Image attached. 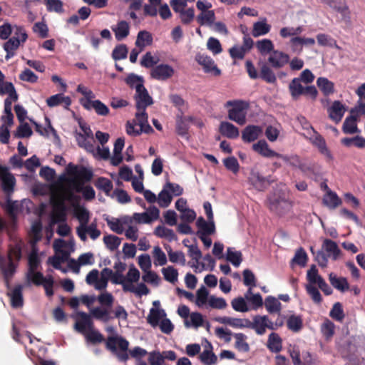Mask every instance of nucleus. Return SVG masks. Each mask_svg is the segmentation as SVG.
<instances>
[{"label":"nucleus","mask_w":365,"mask_h":365,"mask_svg":"<svg viewBox=\"0 0 365 365\" xmlns=\"http://www.w3.org/2000/svg\"><path fill=\"white\" fill-rule=\"evenodd\" d=\"M22 257V249L20 243L9 246L7 257L0 255V272L3 276L5 285L10 289V282L16 272L19 262Z\"/></svg>","instance_id":"1"},{"label":"nucleus","mask_w":365,"mask_h":365,"mask_svg":"<svg viewBox=\"0 0 365 365\" xmlns=\"http://www.w3.org/2000/svg\"><path fill=\"white\" fill-rule=\"evenodd\" d=\"M67 173L73 178L68 180V184L71 189L76 192H81L84 184L91 180L93 172L84 166L78 167L70 163L67 167Z\"/></svg>","instance_id":"2"},{"label":"nucleus","mask_w":365,"mask_h":365,"mask_svg":"<svg viewBox=\"0 0 365 365\" xmlns=\"http://www.w3.org/2000/svg\"><path fill=\"white\" fill-rule=\"evenodd\" d=\"M225 106L228 109V118L237 123L244 125L247 123V113L249 103L242 100H233L226 102Z\"/></svg>","instance_id":"3"},{"label":"nucleus","mask_w":365,"mask_h":365,"mask_svg":"<svg viewBox=\"0 0 365 365\" xmlns=\"http://www.w3.org/2000/svg\"><path fill=\"white\" fill-rule=\"evenodd\" d=\"M288 90L293 101H298L302 96L315 101L318 96V91L314 86H303L298 78H294L288 86Z\"/></svg>","instance_id":"4"},{"label":"nucleus","mask_w":365,"mask_h":365,"mask_svg":"<svg viewBox=\"0 0 365 365\" xmlns=\"http://www.w3.org/2000/svg\"><path fill=\"white\" fill-rule=\"evenodd\" d=\"M128 346V341L121 336H108L106 342V349L123 362L127 361L129 359Z\"/></svg>","instance_id":"5"},{"label":"nucleus","mask_w":365,"mask_h":365,"mask_svg":"<svg viewBox=\"0 0 365 365\" xmlns=\"http://www.w3.org/2000/svg\"><path fill=\"white\" fill-rule=\"evenodd\" d=\"M135 101L136 113H146L148 106L153 103L152 97L149 95L147 89L143 83H140L136 86V93L134 96Z\"/></svg>","instance_id":"6"},{"label":"nucleus","mask_w":365,"mask_h":365,"mask_svg":"<svg viewBox=\"0 0 365 365\" xmlns=\"http://www.w3.org/2000/svg\"><path fill=\"white\" fill-rule=\"evenodd\" d=\"M0 179L1 180V189L3 192L9 196L14 191L16 179L12 173L9 171L6 166L0 165Z\"/></svg>","instance_id":"7"},{"label":"nucleus","mask_w":365,"mask_h":365,"mask_svg":"<svg viewBox=\"0 0 365 365\" xmlns=\"http://www.w3.org/2000/svg\"><path fill=\"white\" fill-rule=\"evenodd\" d=\"M195 61L202 66L205 73H211L214 76H220L221 75L220 69L217 68L215 61L210 56L202 53H197Z\"/></svg>","instance_id":"8"},{"label":"nucleus","mask_w":365,"mask_h":365,"mask_svg":"<svg viewBox=\"0 0 365 365\" xmlns=\"http://www.w3.org/2000/svg\"><path fill=\"white\" fill-rule=\"evenodd\" d=\"M311 129L314 133V136L309 138L310 142L317 148L319 152L324 155L329 161L333 160V155L327 146L326 140L312 126Z\"/></svg>","instance_id":"9"},{"label":"nucleus","mask_w":365,"mask_h":365,"mask_svg":"<svg viewBox=\"0 0 365 365\" xmlns=\"http://www.w3.org/2000/svg\"><path fill=\"white\" fill-rule=\"evenodd\" d=\"M80 103L86 110L94 109L98 115L106 116L110 113L108 107L100 100H80Z\"/></svg>","instance_id":"10"},{"label":"nucleus","mask_w":365,"mask_h":365,"mask_svg":"<svg viewBox=\"0 0 365 365\" xmlns=\"http://www.w3.org/2000/svg\"><path fill=\"white\" fill-rule=\"evenodd\" d=\"M289 356L292 360L293 365H312V357L309 351H305L302 353V359H301V355L299 349L297 346H294L288 350Z\"/></svg>","instance_id":"11"},{"label":"nucleus","mask_w":365,"mask_h":365,"mask_svg":"<svg viewBox=\"0 0 365 365\" xmlns=\"http://www.w3.org/2000/svg\"><path fill=\"white\" fill-rule=\"evenodd\" d=\"M174 74V69L168 64H160L153 68L150 76L153 78L159 81H165Z\"/></svg>","instance_id":"12"},{"label":"nucleus","mask_w":365,"mask_h":365,"mask_svg":"<svg viewBox=\"0 0 365 365\" xmlns=\"http://www.w3.org/2000/svg\"><path fill=\"white\" fill-rule=\"evenodd\" d=\"M268 63L274 68H281L289 61V56L282 51L274 50L267 59Z\"/></svg>","instance_id":"13"},{"label":"nucleus","mask_w":365,"mask_h":365,"mask_svg":"<svg viewBox=\"0 0 365 365\" xmlns=\"http://www.w3.org/2000/svg\"><path fill=\"white\" fill-rule=\"evenodd\" d=\"M346 111V106L339 101H334L332 105L328 108L329 117L336 123H339Z\"/></svg>","instance_id":"14"},{"label":"nucleus","mask_w":365,"mask_h":365,"mask_svg":"<svg viewBox=\"0 0 365 365\" xmlns=\"http://www.w3.org/2000/svg\"><path fill=\"white\" fill-rule=\"evenodd\" d=\"M267 321V316L256 315L253 317L252 322L248 319L247 328L254 329L258 335H263L266 332Z\"/></svg>","instance_id":"15"},{"label":"nucleus","mask_w":365,"mask_h":365,"mask_svg":"<svg viewBox=\"0 0 365 365\" xmlns=\"http://www.w3.org/2000/svg\"><path fill=\"white\" fill-rule=\"evenodd\" d=\"M262 133V128L258 125H249L242 132V139L245 143H251L257 140Z\"/></svg>","instance_id":"16"},{"label":"nucleus","mask_w":365,"mask_h":365,"mask_svg":"<svg viewBox=\"0 0 365 365\" xmlns=\"http://www.w3.org/2000/svg\"><path fill=\"white\" fill-rule=\"evenodd\" d=\"M252 149L265 158L275 157L279 158L280 155V153L272 150L264 140H259L257 143L253 144Z\"/></svg>","instance_id":"17"},{"label":"nucleus","mask_w":365,"mask_h":365,"mask_svg":"<svg viewBox=\"0 0 365 365\" xmlns=\"http://www.w3.org/2000/svg\"><path fill=\"white\" fill-rule=\"evenodd\" d=\"M215 320L220 324L229 325L233 328H247L248 324V319L218 317H216Z\"/></svg>","instance_id":"18"},{"label":"nucleus","mask_w":365,"mask_h":365,"mask_svg":"<svg viewBox=\"0 0 365 365\" xmlns=\"http://www.w3.org/2000/svg\"><path fill=\"white\" fill-rule=\"evenodd\" d=\"M200 361L205 365L215 364L217 361V357L212 351V346L211 343L207 341L205 349L199 356Z\"/></svg>","instance_id":"19"},{"label":"nucleus","mask_w":365,"mask_h":365,"mask_svg":"<svg viewBox=\"0 0 365 365\" xmlns=\"http://www.w3.org/2000/svg\"><path fill=\"white\" fill-rule=\"evenodd\" d=\"M219 131L223 136L230 139H235L240 135L238 128L227 121L221 122Z\"/></svg>","instance_id":"20"},{"label":"nucleus","mask_w":365,"mask_h":365,"mask_svg":"<svg viewBox=\"0 0 365 365\" xmlns=\"http://www.w3.org/2000/svg\"><path fill=\"white\" fill-rule=\"evenodd\" d=\"M323 204L331 210H334L341 205L342 200L335 192L330 189L326 192L322 199Z\"/></svg>","instance_id":"21"},{"label":"nucleus","mask_w":365,"mask_h":365,"mask_svg":"<svg viewBox=\"0 0 365 365\" xmlns=\"http://www.w3.org/2000/svg\"><path fill=\"white\" fill-rule=\"evenodd\" d=\"M322 250L326 252L328 257H332L334 260L337 259L341 253V250L337 244L329 239H325L324 240Z\"/></svg>","instance_id":"22"},{"label":"nucleus","mask_w":365,"mask_h":365,"mask_svg":"<svg viewBox=\"0 0 365 365\" xmlns=\"http://www.w3.org/2000/svg\"><path fill=\"white\" fill-rule=\"evenodd\" d=\"M79 319L75 323V329L79 332H83L88 328L91 329L93 328V322L91 317L86 312H78Z\"/></svg>","instance_id":"23"},{"label":"nucleus","mask_w":365,"mask_h":365,"mask_svg":"<svg viewBox=\"0 0 365 365\" xmlns=\"http://www.w3.org/2000/svg\"><path fill=\"white\" fill-rule=\"evenodd\" d=\"M46 103L48 107H55L63 104L66 108H68L71 104V99L69 96H65L63 93H58L48 98Z\"/></svg>","instance_id":"24"},{"label":"nucleus","mask_w":365,"mask_h":365,"mask_svg":"<svg viewBox=\"0 0 365 365\" xmlns=\"http://www.w3.org/2000/svg\"><path fill=\"white\" fill-rule=\"evenodd\" d=\"M111 29L115 34V37L117 41H122L130 34L129 24L124 20L119 21L117 25L112 26Z\"/></svg>","instance_id":"25"},{"label":"nucleus","mask_w":365,"mask_h":365,"mask_svg":"<svg viewBox=\"0 0 365 365\" xmlns=\"http://www.w3.org/2000/svg\"><path fill=\"white\" fill-rule=\"evenodd\" d=\"M327 4L339 13L344 19H349V10L345 0H329Z\"/></svg>","instance_id":"26"},{"label":"nucleus","mask_w":365,"mask_h":365,"mask_svg":"<svg viewBox=\"0 0 365 365\" xmlns=\"http://www.w3.org/2000/svg\"><path fill=\"white\" fill-rule=\"evenodd\" d=\"M250 180L252 185L259 191L264 190L270 183L269 181L259 172H252Z\"/></svg>","instance_id":"27"},{"label":"nucleus","mask_w":365,"mask_h":365,"mask_svg":"<svg viewBox=\"0 0 365 365\" xmlns=\"http://www.w3.org/2000/svg\"><path fill=\"white\" fill-rule=\"evenodd\" d=\"M267 346L273 353H279L282 349V340L278 334L272 332L267 339Z\"/></svg>","instance_id":"28"},{"label":"nucleus","mask_w":365,"mask_h":365,"mask_svg":"<svg viewBox=\"0 0 365 365\" xmlns=\"http://www.w3.org/2000/svg\"><path fill=\"white\" fill-rule=\"evenodd\" d=\"M197 226L200 229L197 235H210L215 231L214 220L206 222L203 217H200L197 220Z\"/></svg>","instance_id":"29"},{"label":"nucleus","mask_w":365,"mask_h":365,"mask_svg":"<svg viewBox=\"0 0 365 365\" xmlns=\"http://www.w3.org/2000/svg\"><path fill=\"white\" fill-rule=\"evenodd\" d=\"M259 78L267 83H275L277 82L275 73L272 69L264 63L260 66Z\"/></svg>","instance_id":"30"},{"label":"nucleus","mask_w":365,"mask_h":365,"mask_svg":"<svg viewBox=\"0 0 365 365\" xmlns=\"http://www.w3.org/2000/svg\"><path fill=\"white\" fill-rule=\"evenodd\" d=\"M47 279L48 276L44 277L41 272H27L26 274V282L29 284L32 283L36 286H43L46 283Z\"/></svg>","instance_id":"31"},{"label":"nucleus","mask_w":365,"mask_h":365,"mask_svg":"<svg viewBox=\"0 0 365 365\" xmlns=\"http://www.w3.org/2000/svg\"><path fill=\"white\" fill-rule=\"evenodd\" d=\"M135 118H136L138 125L140 126V134L142 133L149 134L154 131L153 128L148 123V113H136Z\"/></svg>","instance_id":"32"},{"label":"nucleus","mask_w":365,"mask_h":365,"mask_svg":"<svg viewBox=\"0 0 365 365\" xmlns=\"http://www.w3.org/2000/svg\"><path fill=\"white\" fill-rule=\"evenodd\" d=\"M317 85L325 96H329L334 92V83L325 77L318 78Z\"/></svg>","instance_id":"33"},{"label":"nucleus","mask_w":365,"mask_h":365,"mask_svg":"<svg viewBox=\"0 0 365 365\" xmlns=\"http://www.w3.org/2000/svg\"><path fill=\"white\" fill-rule=\"evenodd\" d=\"M329 279L331 284L336 289L344 292L349 289V284L345 277H337L334 273H330Z\"/></svg>","instance_id":"34"},{"label":"nucleus","mask_w":365,"mask_h":365,"mask_svg":"<svg viewBox=\"0 0 365 365\" xmlns=\"http://www.w3.org/2000/svg\"><path fill=\"white\" fill-rule=\"evenodd\" d=\"M22 288L21 285H17L11 293H8L11 297V304L13 307L19 308L23 306Z\"/></svg>","instance_id":"35"},{"label":"nucleus","mask_w":365,"mask_h":365,"mask_svg":"<svg viewBox=\"0 0 365 365\" xmlns=\"http://www.w3.org/2000/svg\"><path fill=\"white\" fill-rule=\"evenodd\" d=\"M356 115H350L349 116L346 117L343 123V132L346 134H354L358 132V128L356 123Z\"/></svg>","instance_id":"36"},{"label":"nucleus","mask_w":365,"mask_h":365,"mask_svg":"<svg viewBox=\"0 0 365 365\" xmlns=\"http://www.w3.org/2000/svg\"><path fill=\"white\" fill-rule=\"evenodd\" d=\"M94 185L97 189L102 190L108 196L110 195V192L113 188L112 181L105 177H99L97 178Z\"/></svg>","instance_id":"37"},{"label":"nucleus","mask_w":365,"mask_h":365,"mask_svg":"<svg viewBox=\"0 0 365 365\" xmlns=\"http://www.w3.org/2000/svg\"><path fill=\"white\" fill-rule=\"evenodd\" d=\"M287 328L293 332H299L303 328V320L301 316L292 314L287 321Z\"/></svg>","instance_id":"38"},{"label":"nucleus","mask_w":365,"mask_h":365,"mask_svg":"<svg viewBox=\"0 0 365 365\" xmlns=\"http://www.w3.org/2000/svg\"><path fill=\"white\" fill-rule=\"evenodd\" d=\"M165 315L163 309L151 308L147 321L152 327H155L159 324L160 319Z\"/></svg>","instance_id":"39"},{"label":"nucleus","mask_w":365,"mask_h":365,"mask_svg":"<svg viewBox=\"0 0 365 365\" xmlns=\"http://www.w3.org/2000/svg\"><path fill=\"white\" fill-rule=\"evenodd\" d=\"M154 234L161 238H165L169 242L177 240V236L174 231L164 226L158 225L154 231Z\"/></svg>","instance_id":"40"},{"label":"nucleus","mask_w":365,"mask_h":365,"mask_svg":"<svg viewBox=\"0 0 365 365\" xmlns=\"http://www.w3.org/2000/svg\"><path fill=\"white\" fill-rule=\"evenodd\" d=\"M193 117L187 116L185 118H181L177 120L176 123V130L178 135L181 136H185L188 133L189 122H192Z\"/></svg>","instance_id":"41"},{"label":"nucleus","mask_w":365,"mask_h":365,"mask_svg":"<svg viewBox=\"0 0 365 365\" xmlns=\"http://www.w3.org/2000/svg\"><path fill=\"white\" fill-rule=\"evenodd\" d=\"M165 249L166 250L169 260L173 263L180 262L182 265L185 264V257L182 252L177 251L174 252L170 245H165Z\"/></svg>","instance_id":"42"},{"label":"nucleus","mask_w":365,"mask_h":365,"mask_svg":"<svg viewBox=\"0 0 365 365\" xmlns=\"http://www.w3.org/2000/svg\"><path fill=\"white\" fill-rule=\"evenodd\" d=\"M235 338V347L241 352H248L250 351L249 344L246 341L247 336L242 333H235L233 334Z\"/></svg>","instance_id":"43"},{"label":"nucleus","mask_w":365,"mask_h":365,"mask_svg":"<svg viewBox=\"0 0 365 365\" xmlns=\"http://www.w3.org/2000/svg\"><path fill=\"white\" fill-rule=\"evenodd\" d=\"M271 26L266 23L265 20L263 21L255 22L253 25L252 34L254 37H258L268 34L270 31Z\"/></svg>","instance_id":"44"},{"label":"nucleus","mask_w":365,"mask_h":365,"mask_svg":"<svg viewBox=\"0 0 365 365\" xmlns=\"http://www.w3.org/2000/svg\"><path fill=\"white\" fill-rule=\"evenodd\" d=\"M150 290L144 283H140L135 287L133 284H129L124 287V292H132L138 296L147 295Z\"/></svg>","instance_id":"45"},{"label":"nucleus","mask_w":365,"mask_h":365,"mask_svg":"<svg viewBox=\"0 0 365 365\" xmlns=\"http://www.w3.org/2000/svg\"><path fill=\"white\" fill-rule=\"evenodd\" d=\"M60 255L56 253L54 256L48 258V262L56 269H61V263L65 262L68 259V254L64 250H60Z\"/></svg>","instance_id":"46"},{"label":"nucleus","mask_w":365,"mask_h":365,"mask_svg":"<svg viewBox=\"0 0 365 365\" xmlns=\"http://www.w3.org/2000/svg\"><path fill=\"white\" fill-rule=\"evenodd\" d=\"M256 47L258 51L262 55H266L269 53H272L274 49V44L269 39L264 38L262 40L257 41L256 42Z\"/></svg>","instance_id":"47"},{"label":"nucleus","mask_w":365,"mask_h":365,"mask_svg":"<svg viewBox=\"0 0 365 365\" xmlns=\"http://www.w3.org/2000/svg\"><path fill=\"white\" fill-rule=\"evenodd\" d=\"M264 306L269 313L279 312L282 308L280 302L272 296H268L265 299Z\"/></svg>","instance_id":"48"},{"label":"nucleus","mask_w":365,"mask_h":365,"mask_svg":"<svg viewBox=\"0 0 365 365\" xmlns=\"http://www.w3.org/2000/svg\"><path fill=\"white\" fill-rule=\"evenodd\" d=\"M215 19V14L214 11L208 10L205 12H202L197 16V21L200 26L207 24L209 26L213 24Z\"/></svg>","instance_id":"49"},{"label":"nucleus","mask_w":365,"mask_h":365,"mask_svg":"<svg viewBox=\"0 0 365 365\" xmlns=\"http://www.w3.org/2000/svg\"><path fill=\"white\" fill-rule=\"evenodd\" d=\"M75 216L78 220L80 225L87 226L89 222V212L83 207L77 205L75 207Z\"/></svg>","instance_id":"50"},{"label":"nucleus","mask_w":365,"mask_h":365,"mask_svg":"<svg viewBox=\"0 0 365 365\" xmlns=\"http://www.w3.org/2000/svg\"><path fill=\"white\" fill-rule=\"evenodd\" d=\"M103 242L110 251H115L121 243V239L115 235H108L103 237Z\"/></svg>","instance_id":"51"},{"label":"nucleus","mask_w":365,"mask_h":365,"mask_svg":"<svg viewBox=\"0 0 365 365\" xmlns=\"http://www.w3.org/2000/svg\"><path fill=\"white\" fill-rule=\"evenodd\" d=\"M33 134V131L27 123H21L16 130L14 133V136L16 138H29Z\"/></svg>","instance_id":"52"},{"label":"nucleus","mask_w":365,"mask_h":365,"mask_svg":"<svg viewBox=\"0 0 365 365\" xmlns=\"http://www.w3.org/2000/svg\"><path fill=\"white\" fill-rule=\"evenodd\" d=\"M334 324L329 319H326L321 326V331L327 340L330 339L334 334Z\"/></svg>","instance_id":"53"},{"label":"nucleus","mask_w":365,"mask_h":365,"mask_svg":"<svg viewBox=\"0 0 365 365\" xmlns=\"http://www.w3.org/2000/svg\"><path fill=\"white\" fill-rule=\"evenodd\" d=\"M153 38L151 34L146 31H141L138 34L135 44L138 47H144L152 43Z\"/></svg>","instance_id":"54"},{"label":"nucleus","mask_w":365,"mask_h":365,"mask_svg":"<svg viewBox=\"0 0 365 365\" xmlns=\"http://www.w3.org/2000/svg\"><path fill=\"white\" fill-rule=\"evenodd\" d=\"M173 200L172 195L168 190L164 186L163 189L158 194V204L161 207H167Z\"/></svg>","instance_id":"55"},{"label":"nucleus","mask_w":365,"mask_h":365,"mask_svg":"<svg viewBox=\"0 0 365 365\" xmlns=\"http://www.w3.org/2000/svg\"><path fill=\"white\" fill-rule=\"evenodd\" d=\"M162 273L166 281L173 284L178 281V272L173 267L168 266L163 268Z\"/></svg>","instance_id":"56"},{"label":"nucleus","mask_w":365,"mask_h":365,"mask_svg":"<svg viewBox=\"0 0 365 365\" xmlns=\"http://www.w3.org/2000/svg\"><path fill=\"white\" fill-rule=\"evenodd\" d=\"M226 259L235 267H238L242 261V255L240 251L234 252L231 248H228Z\"/></svg>","instance_id":"57"},{"label":"nucleus","mask_w":365,"mask_h":365,"mask_svg":"<svg viewBox=\"0 0 365 365\" xmlns=\"http://www.w3.org/2000/svg\"><path fill=\"white\" fill-rule=\"evenodd\" d=\"M232 307L234 310L239 312H247L249 311L248 306L245 299L242 297L235 298L231 302Z\"/></svg>","instance_id":"58"},{"label":"nucleus","mask_w":365,"mask_h":365,"mask_svg":"<svg viewBox=\"0 0 365 365\" xmlns=\"http://www.w3.org/2000/svg\"><path fill=\"white\" fill-rule=\"evenodd\" d=\"M153 256L155 265L163 266L167 263L166 255L160 247L156 246L153 248Z\"/></svg>","instance_id":"59"},{"label":"nucleus","mask_w":365,"mask_h":365,"mask_svg":"<svg viewBox=\"0 0 365 365\" xmlns=\"http://www.w3.org/2000/svg\"><path fill=\"white\" fill-rule=\"evenodd\" d=\"M317 40L318 43L322 46L336 47L339 48L336 44V41L330 37L329 36L324 34H319L317 36Z\"/></svg>","instance_id":"60"},{"label":"nucleus","mask_w":365,"mask_h":365,"mask_svg":"<svg viewBox=\"0 0 365 365\" xmlns=\"http://www.w3.org/2000/svg\"><path fill=\"white\" fill-rule=\"evenodd\" d=\"M329 316L338 322H341L344 319V313L342 305L340 302H336L330 311Z\"/></svg>","instance_id":"61"},{"label":"nucleus","mask_w":365,"mask_h":365,"mask_svg":"<svg viewBox=\"0 0 365 365\" xmlns=\"http://www.w3.org/2000/svg\"><path fill=\"white\" fill-rule=\"evenodd\" d=\"M208 304L212 309H223L227 307L225 299L222 297H217L214 295L210 296Z\"/></svg>","instance_id":"62"},{"label":"nucleus","mask_w":365,"mask_h":365,"mask_svg":"<svg viewBox=\"0 0 365 365\" xmlns=\"http://www.w3.org/2000/svg\"><path fill=\"white\" fill-rule=\"evenodd\" d=\"M180 21L184 25L190 24L195 18V9L193 7L188 8L179 14Z\"/></svg>","instance_id":"63"},{"label":"nucleus","mask_w":365,"mask_h":365,"mask_svg":"<svg viewBox=\"0 0 365 365\" xmlns=\"http://www.w3.org/2000/svg\"><path fill=\"white\" fill-rule=\"evenodd\" d=\"M225 167L232 171L234 174H237L240 170V165L237 158L234 156L226 158L223 160Z\"/></svg>","instance_id":"64"}]
</instances>
